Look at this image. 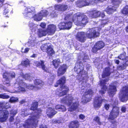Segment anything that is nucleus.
Here are the masks:
<instances>
[{
  "label": "nucleus",
  "instance_id": "f257e3e1",
  "mask_svg": "<svg viewBox=\"0 0 128 128\" xmlns=\"http://www.w3.org/2000/svg\"><path fill=\"white\" fill-rule=\"evenodd\" d=\"M100 29L98 28H94L90 30L86 34L83 32H78L75 35V38L78 41L82 43L84 42L86 40V37L91 39L98 36Z\"/></svg>",
  "mask_w": 128,
  "mask_h": 128
},
{
  "label": "nucleus",
  "instance_id": "f03ea898",
  "mask_svg": "<svg viewBox=\"0 0 128 128\" xmlns=\"http://www.w3.org/2000/svg\"><path fill=\"white\" fill-rule=\"evenodd\" d=\"M66 78L65 76L61 77L56 82L54 86L57 87L60 85V87L57 89L56 90L59 97H61L66 95L69 91L68 87L64 85L66 82Z\"/></svg>",
  "mask_w": 128,
  "mask_h": 128
},
{
  "label": "nucleus",
  "instance_id": "7ed1b4c3",
  "mask_svg": "<svg viewBox=\"0 0 128 128\" xmlns=\"http://www.w3.org/2000/svg\"><path fill=\"white\" fill-rule=\"evenodd\" d=\"M74 72L77 74L78 78L82 80L88 78L87 72L84 70V66L82 62L80 60L76 62L74 68Z\"/></svg>",
  "mask_w": 128,
  "mask_h": 128
},
{
  "label": "nucleus",
  "instance_id": "20e7f679",
  "mask_svg": "<svg viewBox=\"0 0 128 128\" xmlns=\"http://www.w3.org/2000/svg\"><path fill=\"white\" fill-rule=\"evenodd\" d=\"M11 106L7 102H0V122H5L8 118L9 112L7 109L10 108Z\"/></svg>",
  "mask_w": 128,
  "mask_h": 128
},
{
  "label": "nucleus",
  "instance_id": "39448f33",
  "mask_svg": "<svg viewBox=\"0 0 128 128\" xmlns=\"http://www.w3.org/2000/svg\"><path fill=\"white\" fill-rule=\"evenodd\" d=\"M72 20L75 24L78 26H84L88 22V18L84 13L78 12L74 14Z\"/></svg>",
  "mask_w": 128,
  "mask_h": 128
},
{
  "label": "nucleus",
  "instance_id": "423d86ee",
  "mask_svg": "<svg viewBox=\"0 0 128 128\" xmlns=\"http://www.w3.org/2000/svg\"><path fill=\"white\" fill-rule=\"evenodd\" d=\"M119 113V108L116 106H113L108 118V120L111 123V126L112 128H117L118 122L115 120L118 116Z\"/></svg>",
  "mask_w": 128,
  "mask_h": 128
},
{
  "label": "nucleus",
  "instance_id": "0eeeda50",
  "mask_svg": "<svg viewBox=\"0 0 128 128\" xmlns=\"http://www.w3.org/2000/svg\"><path fill=\"white\" fill-rule=\"evenodd\" d=\"M38 102L36 100H34L31 104L30 110L32 111H35L34 113L36 114L33 115L30 118L38 122V119L40 118V114H41L42 110L40 108H38Z\"/></svg>",
  "mask_w": 128,
  "mask_h": 128
},
{
  "label": "nucleus",
  "instance_id": "6e6552de",
  "mask_svg": "<svg viewBox=\"0 0 128 128\" xmlns=\"http://www.w3.org/2000/svg\"><path fill=\"white\" fill-rule=\"evenodd\" d=\"M119 97L122 102H126L128 100V86L123 87L119 94Z\"/></svg>",
  "mask_w": 128,
  "mask_h": 128
},
{
  "label": "nucleus",
  "instance_id": "1a4fd4ad",
  "mask_svg": "<svg viewBox=\"0 0 128 128\" xmlns=\"http://www.w3.org/2000/svg\"><path fill=\"white\" fill-rule=\"evenodd\" d=\"M38 122L30 118L27 119L24 124L21 125L19 128H29L30 126L36 128Z\"/></svg>",
  "mask_w": 128,
  "mask_h": 128
},
{
  "label": "nucleus",
  "instance_id": "9d476101",
  "mask_svg": "<svg viewBox=\"0 0 128 128\" xmlns=\"http://www.w3.org/2000/svg\"><path fill=\"white\" fill-rule=\"evenodd\" d=\"M106 101V99L102 98L100 96L95 97L93 102L94 107L95 109H98L102 106L103 102Z\"/></svg>",
  "mask_w": 128,
  "mask_h": 128
},
{
  "label": "nucleus",
  "instance_id": "9b49d317",
  "mask_svg": "<svg viewBox=\"0 0 128 128\" xmlns=\"http://www.w3.org/2000/svg\"><path fill=\"white\" fill-rule=\"evenodd\" d=\"M96 0H80L76 2L77 6L80 8L88 6L95 3Z\"/></svg>",
  "mask_w": 128,
  "mask_h": 128
},
{
  "label": "nucleus",
  "instance_id": "f8f14e48",
  "mask_svg": "<svg viewBox=\"0 0 128 128\" xmlns=\"http://www.w3.org/2000/svg\"><path fill=\"white\" fill-rule=\"evenodd\" d=\"M105 45L104 43L102 41H100L97 42L92 48V52L94 53L97 54L98 51L104 48Z\"/></svg>",
  "mask_w": 128,
  "mask_h": 128
},
{
  "label": "nucleus",
  "instance_id": "ddd939ff",
  "mask_svg": "<svg viewBox=\"0 0 128 128\" xmlns=\"http://www.w3.org/2000/svg\"><path fill=\"white\" fill-rule=\"evenodd\" d=\"M109 80V78L106 79L104 80H102L100 81V86H102L101 90L99 91V93L102 95V96L104 94L107 89V86L106 85V82H107Z\"/></svg>",
  "mask_w": 128,
  "mask_h": 128
},
{
  "label": "nucleus",
  "instance_id": "4468645a",
  "mask_svg": "<svg viewBox=\"0 0 128 128\" xmlns=\"http://www.w3.org/2000/svg\"><path fill=\"white\" fill-rule=\"evenodd\" d=\"M41 50L43 52H45L48 57H52L55 54V52L51 45L47 46V48L45 46H42L41 47Z\"/></svg>",
  "mask_w": 128,
  "mask_h": 128
},
{
  "label": "nucleus",
  "instance_id": "2eb2a0df",
  "mask_svg": "<svg viewBox=\"0 0 128 128\" xmlns=\"http://www.w3.org/2000/svg\"><path fill=\"white\" fill-rule=\"evenodd\" d=\"M93 95V92L91 89H89L86 91L84 94L85 99L83 101L85 103H87L90 101L92 99V97Z\"/></svg>",
  "mask_w": 128,
  "mask_h": 128
},
{
  "label": "nucleus",
  "instance_id": "dca6fc26",
  "mask_svg": "<svg viewBox=\"0 0 128 128\" xmlns=\"http://www.w3.org/2000/svg\"><path fill=\"white\" fill-rule=\"evenodd\" d=\"M67 69L66 65L63 64L60 66L58 68L57 71V75L58 76H61L64 74Z\"/></svg>",
  "mask_w": 128,
  "mask_h": 128
},
{
  "label": "nucleus",
  "instance_id": "f3484780",
  "mask_svg": "<svg viewBox=\"0 0 128 128\" xmlns=\"http://www.w3.org/2000/svg\"><path fill=\"white\" fill-rule=\"evenodd\" d=\"M74 100V98L68 94L64 97L62 98L61 100V102L65 104H68L69 105L70 104L71 102Z\"/></svg>",
  "mask_w": 128,
  "mask_h": 128
},
{
  "label": "nucleus",
  "instance_id": "a211bd4d",
  "mask_svg": "<svg viewBox=\"0 0 128 128\" xmlns=\"http://www.w3.org/2000/svg\"><path fill=\"white\" fill-rule=\"evenodd\" d=\"M35 64L36 67L41 68L44 72H48V69L44 64V62L43 60H40V62L36 61Z\"/></svg>",
  "mask_w": 128,
  "mask_h": 128
},
{
  "label": "nucleus",
  "instance_id": "6ab92c4d",
  "mask_svg": "<svg viewBox=\"0 0 128 128\" xmlns=\"http://www.w3.org/2000/svg\"><path fill=\"white\" fill-rule=\"evenodd\" d=\"M56 30V26L53 24H50L48 26L46 31L49 35H52L55 32Z\"/></svg>",
  "mask_w": 128,
  "mask_h": 128
},
{
  "label": "nucleus",
  "instance_id": "aec40b11",
  "mask_svg": "<svg viewBox=\"0 0 128 128\" xmlns=\"http://www.w3.org/2000/svg\"><path fill=\"white\" fill-rule=\"evenodd\" d=\"M57 112L55 111L54 108L51 107H48L46 110V114L50 118H52Z\"/></svg>",
  "mask_w": 128,
  "mask_h": 128
},
{
  "label": "nucleus",
  "instance_id": "412c9836",
  "mask_svg": "<svg viewBox=\"0 0 128 128\" xmlns=\"http://www.w3.org/2000/svg\"><path fill=\"white\" fill-rule=\"evenodd\" d=\"M4 0H0V8L3 6V7L4 8L3 14L6 15L9 12L10 9L8 7V4H4Z\"/></svg>",
  "mask_w": 128,
  "mask_h": 128
},
{
  "label": "nucleus",
  "instance_id": "4be33fe9",
  "mask_svg": "<svg viewBox=\"0 0 128 128\" xmlns=\"http://www.w3.org/2000/svg\"><path fill=\"white\" fill-rule=\"evenodd\" d=\"M109 87L108 94L110 97H112L116 91V87L115 86L113 85H110Z\"/></svg>",
  "mask_w": 128,
  "mask_h": 128
},
{
  "label": "nucleus",
  "instance_id": "5701e85b",
  "mask_svg": "<svg viewBox=\"0 0 128 128\" xmlns=\"http://www.w3.org/2000/svg\"><path fill=\"white\" fill-rule=\"evenodd\" d=\"M89 16L92 18H96L99 17V11L96 10L90 11L88 13Z\"/></svg>",
  "mask_w": 128,
  "mask_h": 128
},
{
  "label": "nucleus",
  "instance_id": "b1692460",
  "mask_svg": "<svg viewBox=\"0 0 128 128\" xmlns=\"http://www.w3.org/2000/svg\"><path fill=\"white\" fill-rule=\"evenodd\" d=\"M35 10L34 7L32 6L28 7L25 8L24 12L23 14L26 16H29L28 14L30 13L31 14H33Z\"/></svg>",
  "mask_w": 128,
  "mask_h": 128
},
{
  "label": "nucleus",
  "instance_id": "393cba45",
  "mask_svg": "<svg viewBox=\"0 0 128 128\" xmlns=\"http://www.w3.org/2000/svg\"><path fill=\"white\" fill-rule=\"evenodd\" d=\"M79 122L77 120H74L69 122L68 125L69 128H78L80 126Z\"/></svg>",
  "mask_w": 128,
  "mask_h": 128
},
{
  "label": "nucleus",
  "instance_id": "a878e982",
  "mask_svg": "<svg viewBox=\"0 0 128 128\" xmlns=\"http://www.w3.org/2000/svg\"><path fill=\"white\" fill-rule=\"evenodd\" d=\"M10 75V73L6 71L4 72L2 74L3 78L5 79V80L7 81H8L9 82H8L4 81V84L6 85L7 86H10V80L9 76Z\"/></svg>",
  "mask_w": 128,
  "mask_h": 128
},
{
  "label": "nucleus",
  "instance_id": "bb28decb",
  "mask_svg": "<svg viewBox=\"0 0 128 128\" xmlns=\"http://www.w3.org/2000/svg\"><path fill=\"white\" fill-rule=\"evenodd\" d=\"M70 105V106L68 108V111L72 112L76 110L78 108L79 103L78 102H75L72 103V104H71Z\"/></svg>",
  "mask_w": 128,
  "mask_h": 128
},
{
  "label": "nucleus",
  "instance_id": "cd10ccee",
  "mask_svg": "<svg viewBox=\"0 0 128 128\" xmlns=\"http://www.w3.org/2000/svg\"><path fill=\"white\" fill-rule=\"evenodd\" d=\"M110 68L109 67L105 68L102 74V77L104 78L110 76L111 72L110 71Z\"/></svg>",
  "mask_w": 128,
  "mask_h": 128
},
{
  "label": "nucleus",
  "instance_id": "c85d7f7f",
  "mask_svg": "<svg viewBox=\"0 0 128 128\" xmlns=\"http://www.w3.org/2000/svg\"><path fill=\"white\" fill-rule=\"evenodd\" d=\"M54 7L55 10L59 11H63L68 8V6L67 5L63 4L56 5L54 6Z\"/></svg>",
  "mask_w": 128,
  "mask_h": 128
},
{
  "label": "nucleus",
  "instance_id": "c756f323",
  "mask_svg": "<svg viewBox=\"0 0 128 128\" xmlns=\"http://www.w3.org/2000/svg\"><path fill=\"white\" fill-rule=\"evenodd\" d=\"M25 87L27 89L30 90H34L36 91L40 89V88L38 86H35L33 84H29L27 85L26 84H24Z\"/></svg>",
  "mask_w": 128,
  "mask_h": 128
},
{
  "label": "nucleus",
  "instance_id": "7c9ffc66",
  "mask_svg": "<svg viewBox=\"0 0 128 128\" xmlns=\"http://www.w3.org/2000/svg\"><path fill=\"white\" fill-rule=\"evenodd\" d=\"M52 64L56 69H57L59 66L60 63V61L59 58H56L53 60L52 62Z\"/></svg>",
  "mask_w": 128,
  "mask_h": 128
},
{
  "label": "nucleus",
  "instance_id": "2f4dec72",
  "mask_svg": "<svg viewBox=\"0 0 128 128\" xmlns=\"http://www.w3.org/2000/svg\"><path fill=\"white\" fill-rule=\"evenodd\" d=\"M55 108L58 111L65 112L66 110V107L64 105L57 104Z\"/></svg>",
  "mask_w": 128,
  "mask_h": 128
},
{
  "label": "nucleus",
  "instance_id": "473e14b6",
  "mask_svg": "<svg viewBox=\"0 0 128 128\" xmlns=\"http://www.w3.org/2000/svg\"><path fill=\"white\" fill-rule=\"evenodd\" d=\"M120 59L125 60V62H128V57L126 56V53L125 52H123L121 54L117 57Z\"/></svg>",
  "mask_w": 128,
  "mask_h": 128
},
{
  "label": "nucleus",
  "instance_id": "72a5a7b5",
  "mask_svg": "<svg viewBox=\"0 0 128 128\" xmlns=\"http://www.w3.org/2000/svg\"><path fill=\"white\" fill-rule=\"evenodd\" d=\"M46 33H47L46 30H44L41 29H39L38 31V34L40 37L46 36Z\"/></svg>",
  "mask_w": 128,
  "mask_h": 128
},
{
  "label": "nucleus",
  "instance_id": "f704fd0d",
  "mask_svg": "<svg viewBox=\"0 0 128 128\" xmlns=\"http://www.w3.org/2000/svg\"><path fill=\"white\" fill-rule=\"evenodd\" d=\"M34 84L36 85H39V87L41 88L44 86V83L42 80L38 79H35L34 82Z\"/></svg>",
  "mask_w": 128,
  "mask_h": 128
},
{
  "label": "nucleus",
  "instance_id": "c9c22d12",
  "mask_svg": "<svg viewBox=\"0 0 128 128\" xmlns=\"http://www.w3.org/2000/svg\"><path fill=\"white\" fill-rule=\"evenodd\" d=\"M30 62L28 58L22 60L20 64L21 65L25 67H27L30 66Z\"/></svg>",
  "mask_w": 128,
  "mask_h": 128
},
{
  "label": "nucleus",
  "instance_id": "e433bc0d",
  "mask_svg": "<svg viewBox=\"0 0 128 128\" xmlns=\"http://www.w3.org/2000/svg\"><path fill=\"white\" fill-rule=\"evenodd\" d=\"M122 0H111V2L112 4L116 7L118 6L119 4L122 3Z\"/></svg>",
  "mask_w": 128,
  "mask_h": 128
},
{
  "label": "nucleus",
  "instance_id": "4c0bfd02",
  "mask_svg": "<svg viewBox=\"0 0 128 128\" xmlns=\"http://www.w3.org/2000/svg\"><path fill=\"white\" fill-rule=\"evenodd\" d=\"M128 66V62H125L122 65H119L118 67V69L120 70H123Z\"/></svg>",
  "mask_w": 128,
  "mask_h": 128
},
{
  "label": "nucleus",
  "instance_id": "58836bf2",
  "mask_svg": "<svg viewBox=\"0 0 128 128\" xmlns=\"http://www.w3.org/2000/svg\"><path fill=\"white\" fill-rule=\"evenodd\" d=\"M121 12L124 14L128 15V5L125 6L122 10Z\"/></svg>",
  "mask_w": 128,
  "mask_h": 128
},
{
  "label": "nucleus",
  "instance_id": "ea45409f",
  "mask_svg": "<svg viewBox=\"0 0 128 128\" xmlns=\"http://www.w3.org/2000/svg\"><path fill=\"white\" fill-rule=\"evenodd\" d=\"M65 29L66 30H69L72 27V22L69 21L68 22H65Z\"/></svg>",
  "mask_w": 128,
  "mask_h": 128
},
{
  "label": "nucleus",
  "instance_id": "a19ab883",
  "mask_svg": "<svg viewBox=\"0 0 128 128\" xmlns=\"http://www.w3.org/2000/svg\"><path fill=\"white\" fill-rule=\"evenodd\" d=\"M34 18L36 20L39 21L43 17L39 12L38 14H35Z\"/></svg>",
  "mask_w": 128,
  "mask_h": 128
},
{
  "label": "nucleus",
  "instance_id": "79ce46f5",
  "mask_svg": "<svg viewBox=\"0 0 128 128\" xmlns=\"http://www.w3.org/2000/svg\"><path fill=\"white\" fill-rule=\"evenodd\" d=\"M18 99L17 97L12 96L10 98L9 101L11 103H15L18 102Z\"/></svg>",
  "mask_w": 128,
  "mask_h": 128
},
{
  "label": "nucleus",
  "instance_id": "37998d69",
  "mask_svg": "<svg viewBox=\"0 0 128 128\" xmlns=\"http://www.w3.org/2000/svg\"><path fill=\"white\" fill-rule=\"evenodd\" d=\"M42 17H46L48 15V13L47 10H41L40 12Z\"/></svg>",
  "mask_w": 128,
  "mask_h": 128
},
{
  "label": "nucleus",
  "instance_id": "c03bdc74",
  "mask_svg": "<svg viewBox=\"0 0 128 128\" xmlns=\"http://www.w3.org/2000/svg\"><path fill=\"white\" fill-rule=\"evenodd\" d=\"M65 24L64 22H61L58 24V28L60 30H65Z\"/></svg>",
  "mask_w": 128,
  "mask_h": 128
},
{
  "label": "nucleus",
  "instance_id": "a18cd8bd",
  "mask_svg": "<svg viewBox=\"0 0 128 128\" xmlns=\"http://www.w3.org/2000/svg\"><path fill=\"white\" fill-rule=\"evenodd\" d=\"M10 97V96L6 94V93L2 94H0V98L3 99H8Z\"/></svg>",
  "mask_w": 128,
  "mask_h": 128
},
{
  "label": "nucleus",
  "instance_id": "49530a36",
  "mask_svg": "<svg viewBox=\"0 0 128 128\" xmlns=\"http://www.w3.org/2000/svg\"><path fill=\"white\" fill-rule=\"evenodd\" d=\"M58 14L54 10L52 11L50 13V16L52 18H53L57 16Z\"/></svg>",
  "mask_w": 128,
  "mask_h": 128
},
{
  "label": "nucleus",
  "instance_id": "de8ad7c7",
  "mask_svg": "<svg viewBox=\"0 0 128 128\" xmlns=\"http://www.w3.org/2000/svg\"><path fill=\"white\" fill-rule=\"evenodd\" d=\"M10 112V114L12 115V116H15L18 112L17 110H16L13 109L11 110Z\"/></svg>",
  "mask_w": 128,
  "mask_h": 128
},
{
  "label": "nucleus",
  "instance_id": "09e8293b",
  "mask_svg": "<svg viewBox=\"0 0 128 128\" xmlns=\"http://www.w3.org/2000/svg\"><path fill=\"white\" fill-rule=\"evenodd\" d=\"M94 120L96 121L99 125H101V122L100 121V118L99 117L96 116L95 117L94 119Z\"/></svg>",
  "mask_w": 128,
  "mask_h": 128
},
{
  "label": "nucleus",
  "instance_id": "8fccbe9b",
  "mask_svg": "<svg viewBox=\"0 0 128 128\" xmlns=\"http://www.w3.org/2000/svg\"><path fill=\"white\" fill-rule=\"evenodd\" d=\"M23 77L25 80H30V76L28 74H26L23 75Z\"/></svg>",
  "mask_w": 128,
  "mask_h": 128
},
{
  "label": "nucleus",
  "instance_id": "3c124183",
  "mask_svg": "<svg viewBox=\"0 0 128 128\" xmlns=\"http://www.w3.org/2000/svg\"><path fill=\"white\" fill-rule=\"evenodd\" d=\"M106 12L108 14H112L113 12V9L112 8H106Z\"/></svg>",
  "mask_w": 128,
  "mask_h": 128
},
{
  "label": "nucleus",
  "instance_id": "603ef678",
  "mask_svg": "<svg viewBox=\"0 0 128 128\" xmlns=\"http://www.w3.org/2000/svg\"><path fill=\"white\" fill-rule=\"evenodd\" d=\"M71 16L72 15L70 14H66L64 18V20L67 21L70 20L71 18Z\"/></svg>",
  "mask_w": 128,
  "mask_h": 128
},
{
  "label": "nucleus",
  "instance_id": "864d4df0",
  "mask_svg": "<svg viewBox=\"0 0 128 128\" xmlns=\"http://www.w3.org/2000/svg\"><path fill=\"white\" fill-rule=\"evenodd\" d=\"M18 92H25L26 91V90L24 88L20 86H19L18 87Z\"/></svg>",
  "mask_w": 128,
  "mask_h": 128
},
{
  "label": "nucleus",
  "instance_id": "5fc2aeb1",
  "mask_svg": "<svg viewBox=\"0 0 128 128\" xmlns=\"http://www.w3.org/2000/svg\"><path fill=\"white\" fill-rule=\"evenodd\" d=\"M10 76L11 79L14 78L16 77L15 73L14 72H13L10 73Z\"/></svg>",
  "mask_w": 128,
  "mask_h": 128
},
{
  "label": "nucleus",
  "instance_id": "6e6d98bb",
  "mask_svg": "<svg viewBox=\"0 0 128 128\" xmlns=\"http://www.w3.org/2000/svg\"><path fill=\"white\" fill-rule=\"evenodd\" d=\"M55 78V76L54 75H52L50 77L48 78L50 82H52Z\"/></svg>",
  "mask_w": 128,
  "mask_h": 128
},
{
  "label": "nucleus",
  "instance_id": "4d7b16f0",
  "mask_svg": "<svg viewBox=\"0 0 128 128\" xmlns=\"http://www.w3.org/2000/svg\"><path fill=\"white\" fill-rule=\"evenodd\" d=\"M105 109L106 110H108L110 107V105L108 104H105L104 105Z\"/></svg>",
  "mask_w": 128,
  "mask_h": 128
},
{
  "label": "nucleus",
  "instance_id": "13d9d810",
  "mask_svg": "<svg viewBox=\"0 0 128 128\" xmlns=\"http://www.w3.org/2000/svg\"><path fill=\"white\" fill-rule=\"evenodd\" d=\"M121 110L122 112L124 113L126 111V107L124 106H122V107Z\"/></svg>",
  "mask_w": 128,
  "mask_h": 128
},
{
  "label": "nucleus",
  "instance_id": "bf43d9fd",
  "mask_svg": "<svg viewBox=\"0 0 128 128\" xmlns=\"http://www.w3.org/2000/svg\"><path fill=\"white\" fill-rule=\"evenodd\" d=\"M79 118L81 120H83L85 118V116L83 114H80L79 115Z\"/></svg>",
  "mask_w": 128,
  "mask_h": 128
},
{
  "label": "nucleus",
  "instance_id": "052dcab7",
  "mask_svg": "<svg viewBox=\"0 0 128 128\" xmlns=\"http://www.w3.org/2000/svg\"><path fill=\"white\" fill-rule=\"evenodd\" d=\"M14 116H10L9 118V121L10 122H12L14 121Z\"/></svg>",
  "mask_w": 128,
  "mask_h": 128
},
{
  "label": "nucleus",
  "instance_id": "680f3d73",
  "mask_svg": "<svg viewBox=\"0 0 128 128\" xmlns=\"http://www.w3.org/2000/svg\"><path fill=\"white\" fill-rule=\"evenodd\" d=\"M99 17L101 16L102 18H104L105 16L104 14V12H100L99 11Z\"/></svg>",
  "mask_w": 128,
  "mask_h": 128
},
{
  "label": "nucleus",
  "instance_id": "e2e57ef3",
  "mask_svg": "<svg viewBox=\"0 0 128 128\" xmlns=\"http://www.w3.org/2000/svg\"><path fill=\"white\" fill-rule=\"evenodd\" d=\"M30 50V48L28 47L24 49V53H27Z\"/></svg>",
  "mask_w": 128,
  "mask_h": 128
},
{
  "label": "nucleus",
  "instance_id": "0e129e2a",
  "mask_svg": "<svg viewBox=\"0 0 128 128\" xmlns=\"http://www.w3.org/2000/svg\"><path fill=\"white\" fill-rule=\"evenodd\" d=\"M40 26L42 28H44L46 26V24L44 23H41L40 24Z\"/></svg>",
  "mask_w": 128,
  "mask_h": 128
},
{
  "label": "nucleus",
  "instance_id": "69168bd1",
  "mask_svg": "<svg viewBox=\"0 0 128 128\" xmlns=\"http://www.w3.org/2000/svg\"><path fill=\"white\" fill-rule=\"evenodd\" d=\"M115 63L118 64L120 62V61L118 60H114Z\"/></svg>",
  "mask_w": 128,
  "mask_h": 128
},
{
  "label": "nucleus",
  "instance_id": "338daca9",
  "mask_svg": "<svg viewBox=\"0 0 128 128\" xmlns=\"http://www.w3.org/2000/svg\"><path fill=\"white\" fill-rule=\"evenodd\" d=\"M25 102V101L24 100H22L20 102V104H23Z\"/></svg>",
  "mask_w": 128,
  "mask_h": 128
},
{
  "label": "nucleus",
  "instance_id": "774afa93",
  "mask_svg": "<svg viewBox=\"0 0 128 128\" xmlns=\"http://www.w3.org/2000/svg\"><path fill=\"white\" fill-rule=\"evenodd\" d=\"M40 128H48L47 127L45 126H44L43 125H41L40 127Z\"/></svg>",
  "mask_w": 128,
  "mask_h": 128
}]
</instances>
